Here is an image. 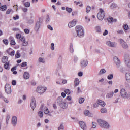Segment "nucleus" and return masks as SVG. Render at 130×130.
<instances>
[{"label": "nucleus", "mask_w": 130, "mask_h": 130, "mask_svg": "<svg viewBox=\"0 0 130 130\" xmlns=\"http://www.w3.org/2000/svg\"><path fill=\"white\" fill-rule=\"evenodd\" d=\"M98 122L101 127H103L104 128H109V124H108L106 121L103 120L98 119Z\"/></svg>", "instance_id": "f257e3e1"}, {"label": "nucleus", "mask_w": 130, "mask_h": 130, "mask_svg": "<svg viewBox=\"0 0 130 130\" xmlns=\"http://www.w3.org/2000/svg\"><path fill=\"white\" fill-rule=\"evenodd\" d=\"M76 33L79 37L84 36V29L81 26H76L75 27Z\"/></svg>", "instance_id": "f03ea898"}, {"label": "nucleus", "mask_w": 130, "mask_h": 130, "mask_svg": "<svg viewBox=\"0 0 130 130\" xmlns=\"http://www.w3.org/2000/svg\"><path fill=\"white\" fill-rule=\"evenodd\" d=\"M16 37L17 39H20L21 41L22 42V46H27L28 44V42L26 41V39L25 37H21L20 34H17L16 35Z\"/></svg>", "instance_id": "7ed1b4c3"}, {"label": "nucleus", "mask_w": 130, "mask_h": 130, "mask_svg": "<svg viewBox=\"0 0 130 130\" xmlns=\"http://www.w3.org/2000/svg\"><path fill=\"white\" fill-rule=\"evenodd\" d=\"M57 102L62 108H66L67 106H66V102L63 101V99H62V98L61 96L58 97L57 98Z\"/></svg>", "instance_id": "20e7f679"}, {"label": "nucleus", "mask_w": 130, "mask_h": 130, "mask_svg": "<svg viewBox=\"0 0 130 130\" xmlns=\"http://www.w3.org/2000/svg\"><path fill=\"white\" fill-rule=\"evenodd\" d=\"M98 18L100 20L102 21L105 17V12L102 9H100V12L98 13L97 15Z\"/></svg>", "instance_id": "39448f33"}, {"label": "nucleus", "mask_w": 130, "mask_h": 130, "mask_svg": "<svg viewBox=\"0 0 130 130\" xmlns=\"http://www.w3.org/2000/svg\"><path fill=\"white\" fill-rule=\"evenodd\" d=\"M46 91V87L39 86L37 88V92L39 94H43Z\"/></svg>", "instance_id": "423d86ee"}, {"label": "nucleus", "mask_w": 130, "mask_h": 130, "mask_svg": "<svg viewBox=\"0 0 130 130\" xmlns=\"http://www.w3.org/2000/svg\"><path fill=\"white\" fill-rule=\"evenodd\" d=\"M6 52L9 55H10V56H14L15 55V50H13L11 48H9L7 50Z\"/></svg>", "instance_id": "0eeeda50"}, {"label": "nucleus", "mask_w": 130, "mask_h": 130, "mask_svg": "<svg viewBox=\"0 0 130 130\" xmlns=\"http://www.w3.org/2000/svg\"><path fill=\"white\" fill-rule=\"evenodd\" d=\"M5 92H6L7 94H11V85L9 84H6L5 85Z\"/></svg>", "instance_id": "6e6552de"}, {"label": "nucleus", "mask_w": 130, "mask_h": 130, "mask_svg": "<svg viewBox=\"0 0 130 130\" xmlns=\"http://www.w3.org/2000/svg\"><path fill=\"white\" fill-rule=\"evenodd\" d=\"M76 24H77V20L74 19L73 21L69 23L68 27L69 28H72V27H75Z\"/></svg>", "instance_id": "1a4fd4ad"}, {"label": "nucleus", "mask_w": 130, "mask_h": 130, "mask_svg": "<svg viewBox=\"0 0 130 130\" xmlns=\"http://www.w3.org/2000/svg\"><path fill=\"white\" fill-rule=\"evenodd\" d=\"M125 62L127 67H130V56H126L124 57Z\"/></svg>", "instance_id": "9d476101"}, {"label": "nucleus", "mask_w": 130, "mask_h": 130, "mask_svg": "<svg viewBox=\"0 0 130 130\" xmlns=\"http://www.w3.org/2000/svg\"><path fill=\"white\" fill-rule=\"evenodd\" d=\"M30 106L31 108H35V107H36V100H35V98L31 99Z\"/></svg>", "instance_id": "9b49d317"}, {"label": "nucleus", "mask_w": 130, "mask_h": 130, "mask_svg": "<svg viewBox=\"0 0 130 130\" xmlns=\"http://www.w3.org/2000/svg\"><path fill=\"white\" fill-rule=\"evenodd\" d=\"M79 125L82 129L83 130L87 129V126H86V124L83 121L79 122Z\"/></svg>", "instance_id": "f8f14e48"}, {"label": "nucleus", "mask_w": 130, "mask_h": 130, "mask_svg": "<svg viewBox=\"0 0 130 130\" xmlns=\"http://www.w3.org/2000/svg\"><path fill=\"white\" fill-rule=\"evenodd\" d=\"M109 23H114L117 22V19H114L113 17H109L107 19Z\"/></svg>", "instance_id": "ddd939ff"}, {"label": "nucleus", "mask_w": 130, "mask_h": 130, "mask_svg": "<svg viewBox=\"0 0 130 130\" xmlns=\"http://www.w3.org/2000/svg\"><path fill=\"white\" fill-rule=\"evenodd\" d=\"M114 61H115V63H116L117 67H119L120 64V60H119V59H118V57L116 56L114 57Z\"/></svg>", "instance_id": "4468645a"}, {"label": "nucleus", "mask_w": 130, "mask_h": 130, "mask_svg": "<svg viewBox=\"0 0 130 130\" xmlns=\"http://www.w3.org/2000/svg\"><path fill=\"white\" fill-rule=\"evenodd\" d=\"M106 44L108 46H110V47H115V43L111 42L110 41H107Z\"/></svg>", "instance_id": "2eb2a0df"}, {"label": "nucleus", "mask_w": 130, "mask_h": 130, "mask_svg": "<svg viewBox=\"0 0 130 130\" xmlns=\"http://www.w3.org/2000/svg\"><path fill=\"white\" fill-rule=\"evenodd\" d=\"M9 39L10 41V45H15L16 44V42L14 40V38L10 37Z\"/></svg>", "instance_id": "dca6fc26"}, {"label": "nucleus", "mask_w": 130, "mask_h": 130, "mask_svg": "<svg viewBox=\"0 0 130 130\" xmlns=\"http://www.w3.org/2000/svg\"><path fill=\"white\" fill-rule=\"evenodd\" d=\"M84 114L86 116H88L89 117H93V114H91L90 112L88 110L84 111Z\"/></svg>", "instance_id": "f3484780"}, {"label": "nucleus", "mask_w": 130, "mask_h": 130, "mask_svg": "<svg viewBox=\"0 0 130 130\" xmlns=\"http://www.w3.org/2000/svg\"><path fill=\"white\" fill-rule=\"evenodd\" d=\"M8 60L9 58L7 56H4L2 59V62H3V63H6L8 62Z\"/></svg>", "instance_id": "a211bd4d"}, {"label": "nucleus", "mask_w": 130, "mask_h": 130, "mask_svg": "<svg viewBox=\"0 0 130 130\" xmlns=\"http://www.w3.org/2000/svg\"><path fill=\"white\" fill-rule=\"evenodd\" d=\"M4 68L5 70H10V61L5 63Z\"/></svg>", "instance_id": "6ab92c4d"}, {"label": "nucleus", "mask_w": 130, "mask_h": 130, "mask_svg": "<svg viewBox=\"0 0 130 130\" xmlns=\"http://www.w3.org/2000/svg\"><path fill=\"white\" fill-rule=\"evenodd\" d=\"M12 123L14 126L16 125L17 123V117L14 116L12 118Z\"/></svg>", "instance_id": "aec40b11"}, {"label": "nucleus", "mask_w": 130, "mask_h": 130, "mask_svg": "<svg viewBox=\"0 0 130 130\" xmlns=\"http://www.w3.org/2000/svg\"><path fill=\"white\" fill-rule=\"evenodd\" d=\"M23 78L25 79V80L29 79V78H30V74H29V73L26 72H24L23 74Z\"/></svg>", "instance_id": "412c9836"}, {"label": "nucleus", "mask_w": 130, "mask_h": 130, "mask_svg": "<svg viewBox=\"0 0 130 130\" xmlns=\"http://www.w3.org/2000/svg\"><path fill=\"white\" fill-rule=\"evenodd\" d=\"M98 104L101 105V106H103V107H104V106L106 105L105 102L100 100L98 101Z\"/></svg>", "instance_id": "4be33fe9"}, {"label": "nucleus", "mask_w": 130, "mask_h": 130, "mask_svg": "<svg viewBox=\"0 0 130 130\" xmlns=\"http://www.w3.org/2000/svg\"><path fill=\"white\" fill-rule=\"evenodd\" d=\"M80 84V80L78 78H76L74 81V86L77 87Z\"/></svg>", "instance_id": "5701e85b"}, {"label": "nucleus", "mask_w": 130, "mask_h": 130, "mask_svg": "<svg viewBox=\"0 0 130 130\" xmlns=\"http://www.w3.org/2000/svg\"><path fill=\"white\" fill-rule=\"evenodd\" d=\"M81 64L82 67H87L88 66V61L83 60L81 61Z\"/></svg>", "instance_id": "b1692460"}, {"label": "nucleus", "mask_w": 130, "mask_h": 130, "mask_svg": "<svg viewBox=\"0 0 130 130\" xmlns=\"http://www.w3.org/2000/svg\"><path fill=\"white\" fill-rule=\"evenodd\" d=\"M35 29L37 30V31H38L39 30V28H40V22H37L35 26Z\"/></svg>", "instance_id": "393cba45"}, {"label": "nucleus", "mask_w": 130, "mask_h": 130, "mask_svg": "<svg viewBox=\"0 0 130 130\" xmlns=\"http://www.w3.org/2000/svg\"><path fill=\"white\" fill-rule=\"evenodd\" d=\"M113 94H114V93L113 92H110L107 94L106 97L107 98H111L113 96Z\"/></svg>", "instance_id": "a878e982"}, {"label": "nucleus", "mask_w": 130, "mask_h": 130, "mask_svg": "<svg viewBox=\"0 0 130 130\" xmlns=\"http://www.w3.org/2000/svg\"><path fill=\"white\" fill-rule=\"evenodd\" d=\"M126 80L127 82H130V73H128L126 74Z\"/></svg>", "instance_id": "bb28decb"}, {"label": "nucleus", "mask_w": 130, "mask_h": 130, "mask_svg": "<svg viewBox=\"0 0 130 130\" xmlns=\"http://www.w3.org/2000/svg\"><path fill=\"white\" fill-rule=\"evenodd\" d=\"M20 57H21V54H20V52L17 51L15 54V58H20Z\"/></svg>", "instance_id": "cd10ccee"}, {"label": "nucleus", "mask_w": 130, "mask_h": 130, "mask_svg": "<svg viewBox=\"0 0 130 130\" xmlns=\"http://www.w3.org/2000/svg\"><path fill=\"white\" fill-rule=\"evenodd\" d=\"M0 10L1 11H6V10H7V5H3L0 6Z\"/></svg>", "instance_id": "c85d7f7f"}, {"label": "nucleus", "mask_w": 130, "mask_h": 130, "mask_svg": "<svg viewBox=\"0 0 130 130\" xmlns=\"http://www.w3.org/2000/svg\"><path fill=\"white\" fill-rule=\"evenodd\" d=\"M66 10L67 11V12H68V13H72V12H73V9L69 7H66Z\"/></svg>", "instance_id": "c756f323"}, {"label": "nucleus", "mask_w": 130, "mask_h": 130, "mask_svg": "<svg viewBox=\"0 0 130 130\" xmlns=\"http://www.w3.org/2000/svg\"><path fill=\"white\" fill-rule=\"evenodd\" d=\"M84 101H85V98H81L79 99V102L80 104L83 103Z\"/></svg>", "instance_id": "7c9ffc66"}, {"label": "nucleus", "mask_w": 130, "mask_h": 130, "mask_svg": "<svg viewBox=\"0 0 130 130\" xmlns=\"http://www.w3.org/2000/svg\"><path fill=\"white\" fill-rule=\"evenodd\" d=\"M106 73V70L105 69H101L99 73V75H102V74H104Z\"/></svg>", "instance_id": "2f4dec72"}, {"label": "nucleus", "mask_w": 130, "mask_h": 130, "mask_svg": "<svg viewBox=\"0 0 130 130\" xmlns=\"http://www.w3.org/2000/svg\"><path fill=\"white\" fill-rule=\"evenodd\" d=\"M101 112L102 113H106V112H107V110L104 108H103L101 109Z\"/></svg>", "instance_id": "473e14b6"}, {"label": "nucleus", "mask_w": 130, "mask_h": 130, "mask_svg": "<svg viewBox=\"0 0 130 130\" xmlns=\"http://www.w3.org/2000/svg\"><path fill=\"white\" fill-rule=\"evenodd\" d=\"M31 6V4H30V2H25L24 3V7H26V8H29Z\"/></svg>", "instance_id": "72a5a7b5"}, {"label": "nucleus", "mask_w": 130, "mask_h": 130, "mask_svg": "<svg viewBox=\"0 0 130 130\" xmlns=\"http://www.w3.org/2000/svg\"><path fill=\"white\" fill-rule=\"evenodd\" d=\"M95 29L96 32H101V28L100 26H96Z\"/></svg>", "instance_id": "f704fd0d"}, {"label": "nucleus", "mask_w": 130, "mask_h": 130, "mask_svg": "<svg viewBox=\"0 0 130 130\" xmlns=\"http://www.w3.org/2000/svg\"><path fill=\"white\" fill-rule=\"evenodd\" d=\"M3 42L5 44V45H8V44H9V41H8L7 39H4L3 40Z\"/></svg>", "instance_id": "c9c22d12"}, {"label": "nucleus", "mask_w": 130, "mask_h": 130, "mask_svg": "<svg viewBox=\"0 0 130 130\" xmlns=\"http://www.w3.org/2000/svg\"><path fill=\"white\" fill-rule=\"evenodd\" d=\"M123 29L124 30H125V31L128 30L129 27H128V25H127V24H124L123 25Z\"/></svg>", "instance_id": "e433bc0d"}, {"label": "nucleus", "mask_w": 130, "mask_h": 130, "mask_svg": "<svg viewBox=\"0 0 130 130\" xmlns=\"http://www.w3.org/2000/svg\"><path fill=\"white\" fill-rule=\"evenodd\" d=\"M107 78L108 80H112V79H113V75L110 74L108 76Z\"/></svg>", "instance_id": "4c0bfd02"}, {"label": "nucleus", "mask_w": 130, "mask_h": 130, "mask_svg": "<svg viewBox=\"0 0 130 130\" xmlns=\"http://www.w3.org/2000/svg\"><path fill=\"white\" fill-rule=\"evenodd\" d=\"M122 47L125 49H126L128 47V46L127 45V44L126 43H124L122 44Z\"/></svg>", "instance_id": "58836bf2"}, {"label": "nucleus", "mask_w": 130, "mask_h": 130, "mask_svg": "<svg viewBox=\"0 0 130 130\" xmlns=\"http://www.w3.org/2000/svg\"><path fill=\"white\" fill-rule=\"evenodd\" d=\"M117 5L115 3H112L110 6L111 9H114V8H116Z\"/></svg>", "instance_id": "ea45409f"}, {"label": "nucleus", "mask_w": 130, "mask_h": 130, "mask_svg": "<svg viewBox=\"0 0 130 130\" xmlns=\"http://www.w3.org/2000/svg\"><path fill=\"white\" fill-rule=\"evenodd\" d=\"M92 125L93 128H96V127L97 126V123H95V122H92Z\"/></svg>", "instance_id": "a19ab883"}, {"label": "nucleus", "mask_w": 130, "mask_h": 130, "mask_svg": "<svg viewBox=\"0 0 130 130\" xmlns=\"http://www.w3.org/2000/svg\"><path fill=\"white\" fill-rule=\"evenodd\" d=\"M38 115L41 118L43 117V112L42 111H39L38 112Z\"/></svg>", "instance_id": "79ce46f5"}, {"label": "nucleus", "mask_w": 130, "mask_h": 130, "mask_svg": "<svg viewBox=\"0 0 130 130\" xmlns=\"http://www.w3.org/2000/svg\"><path fill=\"white\" fill-rule=\"evenodd\" d=\"M24 33H25V34H29V33H30V29H28V28H26L24 30Z\"/></svg>", "instance_id": "37998d69"}, {"label": "nucleus", "mask_w": 130, "mask_h": 130, "mask_svg": "<svg viewBox=\"0 0 130 130\" xmlns=\"http://www.w3.org/2000/svg\"><path fill=\"white\" fill-rule=\"evenodd\" d=\"M21 67L24 68L25 67H27V62H23L21 64Z\"/></svg>", "instance_id": "c03bdc74"}, {"label": "nucleus", "mask_w": 130, "mask_h": 130, "mask_svg": "<svg viewBox=\"0 0 130 130\" xmlns=\"http://www.w3.org/2000/svg\"><path fill=\"white\" fill-rule=\"evenodd\" d=\"M64 92L67 95H70L71 94V91L69 89H66Z\"/></svg>", "instance_id": "a18cd8bd"}, {"label": "nucleus", "mask_w": 130, "mask_h": 130, "mask_svg": "<svg viewBox=\"0 0 130 130\" xmlns=\"http://www.w3.org/2000/svg\"><path fill=\"white\" fill-rule=\"evenodd\" d=\"M91 11V7L90 6H87L86 7V13H89Z\"/></svg>", "instance_id": "49530a36"}, {"label": "nucleus", "mask_w": 130, "mask_h": 130, "mask_svg": "<svg viewBox=\"0 0 130 130\" xmlns=\"http://www.w3.org/2000/svg\"><path fill=\"white\" fill-rule=\"evenodd\" d=\"M44 113L45 114H48L49 113V110L47 108L44 110Z\"/></svg>", "instance_id": "de8ad7c7"}, {"label": "nucleus", "mask_w": 130, "mask_h": 130, "mask_svg": "<svg viewBox=\"0 0 130 130\" xmlns=\"http://www.w3.org/2000/svg\"><path fill=\"white\" fill-rule=\"evenodd\" d=\"M70 50L71 52H74V48L73 47V44H70Z\"/></svg>", "instance_id": "09e8293b"}, {"label": "nucleus", "mask_w": 130, "mask_h": 130, "mask_svg": "<svg viewBox=\"0 0 130 130\" xmlns=\"http://www.w3.org/2000/svg\"><path fill=\"white\" fill-rule=\"evenodd\" d=\"M51 49L52 50H54V43H53L51 44Z\"/></svg>", "instance_id": "8fccbe9b"}, {"label": "nucleus", "mask_w": 130, "mask_h": 130, "mask_svg": "<svg viewBox=\"0 0 130 130\" xmlns=\"http://www.w3.org/2000/svg\"><path fill=\"white\" fill-rule=\"evenodd\" d=\"M39 61L40 62H43V63H44V59L42 58H39Z\"/></svg>", "instance_id": "3c124183"}, {"label": "nucleus", "mask_w": 130, "mask_h": 130, "mask_svg": "<svg viewBox=\"0 0 130 130\" xmlns=\"http://www.w3.org/2000/svg\"><path fill=\"white\" fill-rule=\"evenodd\" d=\"M11 12H12V9H8L7 11H6L7 15H9V14H10Z\"/></svg>", "instance_id": "603ef678"}, {"label": "nucleus", "mask_w": 130, "mask_h": 130, "mask_svg": "<svg viewBox=\"0 0 130 130\" xmlns=\"http://www.w3.org/2000/svg\"><path fill=\"white\" fill-rule=\"evenodd\" d=\"M16 84H17V82H16V80H13L12 81V85H13V86H16Z\"/></svg>", "instance_id": "864d4df0"}, {"label": "nucleus", "mask_w": 130, "mask_h": 130, "mask_svg": "<svg viewBox=\"0 0 130 130\" xmlns=\"http://www.w3.org/2000/svg\"><path fill=\"white\" fill-rule=\"evenodd\" d=\"M64 128V126H63V125L61 124L60 126L58 128V130H60V129H63Z\"/></svg>", "instance_id": "5fc2aeb1"}, {"label": "nucleus", "mask_w": 130, "mask_h": 130, "mask_svg": "<svg viewBox=\"0 0 130 130\" xmlns=\"http://www.w3.org/2000/svg\"><path fill=\"white\" fill-rule=\"evenodd\" d=\"M76 5L78 6L79 5V7H82L83 6V4H82L81 2H78L76 3Z\"/></svg>", "instance_id": "6e6d98bb"}, {"label": "nucleus", "mask_w": 130, "mask_h": 130, "mask_svg": "<svg viewBox=\"0 0 130 130\" xmlns=\"http://www.w3.org/2000/svg\"><path fill=\"white\" fill-rule=\"evenodd\" d=\"M66 99L67 100H68V101H71V100H72V96L68 95L67 96Z\"/></svg>", "instance_id": "4d7b16f0"}, {"label": "nucleus", "mask_w": 130, "mask_h": 130, "mask_svg": "<svg viewBox=\"0 0 130 130\" xmlns=\"http://www.w3.org/2000/svg\"><path fill=\"white\" fill-rule=\"evenodd\" d=\"M10 119V116L8 115L6 117V123H8L9 122V120Z\"/></svg>", "instance_id": "13d9d810"}, {"label": "nucleus", "mask_w": 130, "mask_h": 130, "mask_svg": "<svg viewBox=\"0 0 130 130\" xmlns=\"http://www.w3.org/2000/svg\"><path fill=\"white\" fill-rule=\"evenodd\" d=\"M48 28H49V29L51 31L53 30V28H52L50 25H48Z\"/></svg>", "instance_id": "bf43d9fd"}, {"label": "nucleus", "mask_w": 130, "mask_h": 130, "mask_svg": "<svg viewBox=\"0 0 130 130\" xmlns=\"http://www.w3.org/2000/svg\"><path fill=\"white\" fill-rule=\"evenodd\" d=\"M22 10L23 12H24V13H26L28 11V9L26 8H23L22 9Z\"/></svg>", "instance_id": "052dcab7"}, {"label": "nucleus", "mask_w": 130, "mask_h": 130, "mask_svg": "<svg viewBox=\"0 0 130 130\" xmlns=\"http://www.w3.org/2000/svg\"><path fill=\"white\" fill-rule=\"evenodd\" d=\"M108 34V31H107V30H105L103 34V35H104V36H105V35H107Z\"/></svg>", "instance_id": "680f3d73"}, {"label": "nucleus", "mask_w": 130, "mask_h": 130, "mask_svg": "<svg viewBox=\"0 0 130 130\" xmlns=\"http://www.w3.org/2000/svg\"><path fill=\"white\" fill-rule=\"evenodd\" d=\"M85 19L86 20V21L87 22H90V18H88V16H85Z\"/></svg>", "instance_id": "e2e57ef3"}, {"label": "nucleus", "mask_w": 130, "mask_h": 130, "mask_svg": "<svg viewBox=\"0 0 130 130\" xmlns=\"http://www.w3.org/2000/svg\"><path fill=\"white\" fill-rule=\"evenodd\" d=\"M78 76L79 77H82V76H83V72H80L78 73Z\"/></svg>", "instance_id": "0e129e2a"}, {"label": "nucleus", "mask_w": 130, "mask_h": 130, "mask_svg": "<svg viewBox=\"0 0 130 130\" xmlns=\"http://www.w3.org/2000/svg\"><path fill=\"white\" fill-rule=\"evenodd\" d=\"M120 43H121V44H123V43H125V42H124V41H123V40L120 39Z\"/></svg>", "instance_id": "69168bd1"}, {"label": "nucleus", "mask_w": 130, "mask_h": 130, "mask_svg": "<svg viewBox=\"0 0 130 130\" xmlns=\"http://www.w3.org/2000/svg\"><path fill=\"white\" fill-rule=\"evenodd\" d=\"M14 20H18L19 19V16L17 15L15 17H13Z\"/></svg>", "instance_id": "338daca9"}, {"label": "nucleus", "mask_w": 130, "mask_h": 130, "mask_svg": "<svg viewBox=\"0 0 130 130\" xmlns=\"http://www.w3.org/2000/svg\"><path fill=\"white\" fill-rule=\"evenodd\" d=\"M17 68L16 67H13L12 69H11V72H14V71H16Z\"/></svg>", "instance_id": "774afa93"}]
</instances>
